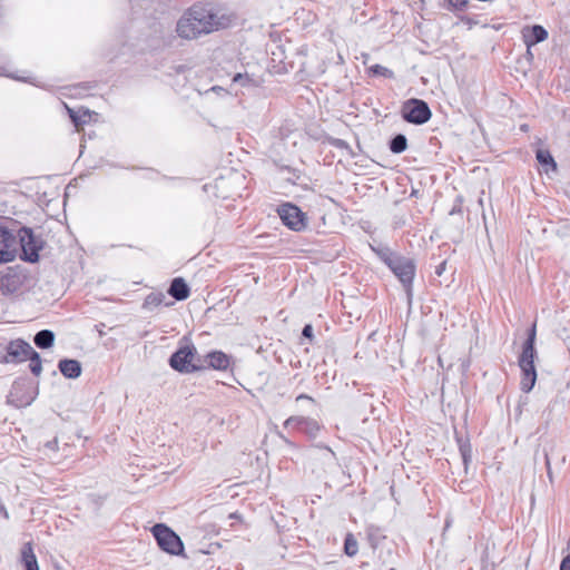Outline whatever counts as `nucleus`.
<instances>
[{
    "label": "nucleus",
    "mask_w": 570,
    "mask_h": 570,
    "mask_svg": "<svg viewBox=\"0 0 570 570\" xmlns=\"http://www.w3.org/2000/svg\"><path fill=\"white\" fill-rule=\"evenodd\" d=\"M568 548L570 549V542L568 543Z\"/></svg>",
    "instance_id": "55"
},
{
    "label": "nucleus",
    "mask_w": 570,
    "mask_h": 570,
    "mask_svg": "<svg viewBox=\"0 0 570 570\" xmlns=\"http://www.w3.org/2000/svg\"><path fill=\"white\" fill-rule=\"evenodd\" d=\"M158 547L173 556H184V543L180 537L165 523H157L151 528Z\"/></svg>",
    "instance_id": "3"
},
{
    "label": "nucleus",
    "mask_w": 570,
    "mask_h": 570,
    "mask_svg": "<svg viewBox=\"0 0 570 570\" xmlns=\"http://www.w3.org/2000/svg\"><path fill=\"white\" fill-rule=\"evenodd\" d=\"M166 295L161 292H153L148 294L144 301V308H151L157 307L164 304L165 306L169 307L174 305V302H165Z\"/></svg>",
    "instance_id": "25"
},
{
    "label": "nucleus",
    "mask_w": 570,
    "mask_h": 570,
    "mask_svg": "<svg viewBox=\"0 0 570 570\" xmlns=\"http://www.w3.org/2000/svg\"><path fill=\"white\" fill-rule=\"evenodd\" d=\"M446 9L451 11H464L468 9L470 1L469 0H446Z\"/></svg>",
    "instance_id": "35"
},
{
    "label": "nucleus",
    "mask_w": 570,
    "mask_h": 570,
    "mask_svg": "<svg viewBox=\"0 0 570 570\" xmlns=\"http://www.w3.org/2000/svg\"><path fill=\"white\" fill-rule=\"evenodd\" d=\"M46 448H48L49 450H57L58 448V440L57 439H53L51 441H48L46 444H45Z\"/></svg>",
    "instance_id": "40"
},
{
    "label": "nucleus",
    "mask_w": 570,
    "mask_h": 570,
    "mask_svg": "<svg viewBox=\"0 0 570 570\" xmlns=\"http://www.w3.org/2000/svg\"><path fill=\"white\" fill-rule=\"evenodd\" d=\"M535 337H537V330H535V323L529 328L528 331V337L523 343L522 352L519 357V366L522 372V379L520 382L521 390L524 393H529L535 382H537V371L534 367V357H535Z\"/></svg>",
    "instance_id": "2"
},
{
    "label": "nucleus",
    "mask_w": 570,
    "mask_h": 570,
    "mask_svg": "<svg viewBox=\"0 0 570 570\" xmlns=\"http://www.w3.org/2000/svg\"><path fill=\"white\" fill-rule=\"evenodd\" d=\"M445 266H446V262L444 261L440 265L436 266L435 274L438 276H441L444 273V271H445Z\"/></svg>",
    "instance_id": "41"
},
{
    "label": "nucleus",
    "mask_w": 570,
    "mask_h": 570,
    "mask_svg": "<svg viewBox=\"0 0 570 570\" xmlns=\"http://www.w3.org/2000/svg\"><path fill=\"white\" fill-rule=\"evenodd\" d=\"M58 368L67 379H78L81 375V364L77 360L63 358L58 363Z\"/></svg>",
    "instance_id": "18"
},
{
    "label": "nucleus",
    "mask_w": 570,
    "mask_h": 570,
    "mask_svg": "<svg viewBox=\"0 0 570 570\" xmlns=\"http://www.w3.org/2000/svg\"><path fill=\"white\" fill-rule=\"evenodd\" d=\"M55 337V333L51 330H41L35 335L33 342L37 347L47 350L53 345Z\"/></svg>",
    "instance_id": "21"
},
{
    "label": "nucleus",
    "mask_w": 570,
    "mask_h": 570,
    "mask_svg": "<svg viewBox=\"0 0 570 570\" xmlns=\"http://www.w3.org/2000/svg\"><path fill=\"white\" fill-rule=\"evenodd\" d=\"M371 249L387 267H390L394 259L399 256V254L393 252L389 246L382 244L377 246L371 245Z\"/></svg>",
    "instance_id": "22"
},
{
    "label": "nucleus",
    "mask_w": 570,
    "mask_h": 570,
    "mask_svg": "<svg viewBox=\"0 0 570 570\" xmlns=\"http://www.w3.org/2000/svg\"><path fill=\"white\" fill-rule=\"evenodd\" d=\"M548 31L541 24H533L522 29V38L527 47L531 48L548 39Z\"/></svg>",
    "instance_id": "15"
},
{
    "label": "nucleus",
    "mask_w": 570,
    "mask_h": 570,
    "mask_svg": "<svg viewBox=\"0 0 570 570\" xmlns=\"http://www.w3.org/2000/svg\"><path fill=\"white\" fill-rule=\"evenodd\" d=\"M315 448L317 449H322V450H326L327 452H330L333 456H335V453L333 452V450L328 446V445H325L323 443H318V444H315Z\"/></svg>",
    "instance_id": "43"
},
{
    "label": "nucleus",
    "mask_w": 570,
    "mask_h": 570,
    "mask_svg": "<svg viewBox=\"0 0 570 570\" xmlns=\"http://www.w3.org/2000/svg\"><path fill=\"white\" fill-rule=\"evenodd\" d=\"M21 562L26 570H39L38 561L33 552L32 542H27L22 546Z\"/></svg>",
    "instance_id": "19"
},
{
    "label": "nucleus",
    "mask_w": 570,
    "mask_h": 570,
    "mask_svg": "<svg viewBox=\"0 0 570 570\" xmlns=\"http://www.w3.org/2000/svg\"><path fill=\"white\" fill-rule=\"evenodd\" d=\"M205 361L208 364L207 367L218 371H226L230 365V357L222 351L209 352Z\"/></svg>",
    "instance_id": "17"
},
{
    "label": "nucleus",
    "mask_w": 570,
    "mask_h": 570,
    "mask_svg": "<svg viewBox=\"0 0 570 570\" xmlns=\"http://www.w3.org/2000/svg\"><path fill=\"white\" fill-rule=\"evenodd\" d=\"M402 283L409 298L412 296V283L415 275L413 259L399 255L389 267Z\"/></svg>",
    "instance_id": "8"
},
{
    "label": "nucleus",
    "mask_w": 570,
    "mask_h": 570,
    "mask_svg": "<svg viewBox=\"0 0 570 570\" xmlns=\"http://www.w3.org/2000/svg\"><path fill=\"white\" fill-rule=\"evenodd\" d=\"M327 142L334 148L344 150L350 157H352V158L356 157V154L354 153V150L352 149L350 144L347 141H345L344 139L328 137Z\"/></svg>",
    "instance_id": "28"
},
{
    "label": "nucleus",
    "mask_w": 570,
    "mask_h": 570,
    "mask_svg": "<svg viewBox=\"0 0 570 570\" xmlns=\"http://www.w3.org/2000/svg\"><path fill=\"white\" fill-rule=\"evenodd\" d=\"M35 397L31 384L24 380H19L14 381L10 389L8 403L18 409L26 407L33 402Z\"/></svg>",
    "instance_id": "10"
},
{
    "label": "nucleus",
    "mask_w": 570,
    "mask_h": 570,
    "mask_svg": "<svg viewBox=\"0 0 570 570\" xmlns=\"http://www.w3.org/2000/svg\"><path fill=\"white\" fill-rule=\"evenodd\" d=\"M223 19L212 3L196 2L177 20L176 32L181 39L195 40L224 28Z\"/></svg>",
    "instance_id": "1"
},
{
    "label": "nucleus",
    "mask_w": 570,
    "mask_h": 570,
    "mask_svg": "<svg viewBox=\"0 0 570 570\" xmlns=\"http://www.w3.org/2000/svg\"><path fill=\"white\" fill-rule=\"evenodd\" d=\"M232 82L240 87H250L255 85V80L246 71H236L233 75Z\"/></svg>",
    "instance_id": "29"
},
{
    "label": "nucleus",
    "mask_w": 570,
    "mask_h": 570,
    "mask_svg": "<svg viewBox=\"0 0 570 570\" xmlns=\"http://www.w3.org/2000/svg\"><path fill=\"white\" fill-rule=\"evenodd\" d=\"M358 551V543L352 533H347L344 540V552L348 557L356 556Z\"/></svg>",
    "instance_id": "30"
},
{
    "label": "nucleus",
    "mask_w": 570,
    "mask_h": 570,
    "mask_svg": "<svg viewBox=\"0 0 570 570\" xmlns=\"http://www.w3.org/2000/svg\"><path fill=\"white\" fill-rule=\"evenodd\" d=\"M3 515H4V518H8V517H9V515H8V512H7V510H6V509H3Z\"/></svg>",
    "instance_id": "52"
},
{
    "label": "nucleus",
    "mask_w": 570,
    "mask_h": 570,
    "mask_svg": "<svg viewBox=\"0 0 570 570\" xmlns=\"http://www.w3.org/2000/svg\"><path fill=\"white\" fill-rule=\"evenodd\" d=\"M0 76L9 77V78L20 80L23 82L35 83L30 77H20L16 73H11L9 71V69L7 68V66H4V65H0Z\"/></svg>",
    "instance_id": "36"
},
{
    "label": "nucleus",
    "mask_w": 570,
    "mask_h": 570,
    "mask_svg": "<svg viewBox=\"0 0 570 570\" xmlns=\"http://www.w3.org/2000/svg\"><path fill=\"white\" fill-rule=\"evenodd\" d=\"M117 57V53L110 55V59Z\"/></svg>",
    "instance_id": "54"
},
{
    "label": "nucleus",
    "mask_w": 570,
    "mask_h": 570,
    "mask_svg": "<svg viewBox=\"0 0 570 570\" xmlns=\"http://www.w3.org/2000/svg\"><path fill=\"white\" fill-rule=\"evenodd\" d=\"M546 465H547V474L550 479V481H552V472H551V468H550V460H549V456L546 454Z\"/></svg>",
    "instance_id": "45"
},
{
    "label": "nucleus",
    "mask_w": 570,
    "mask_h": 570,
    "mask_svg": "<svg viewBox=\"0 0 570 570\" xmlns=\"http://www.w3.org/2000/svg\"><path fill=\"white\" fill-rule=\"evenodd\" d=\"M482 218H483L484 226L487 227V225H488V223H487V216H485V215H482Z\"/></svg>",
    "instance_id": "49"
},
{
    "label": "nucleus",
    "mask_w": 570,
    "mask_h": 570,
    "mask_svg": "<svg viewBox=\"0 0 570 570\" xmlns=\"http://www.w3.org/2000/svg\"><path fill=\"white\" fill-rule=\"evenodd\" d=\"M560 570H570V554L562 559Z\"/></svg>",
    "instance_id": "39"
},
{
    "label": "nucleus",
    "mask_w": 570,
    "mask_h": 570,
    "mask_svg": "<svg viewBox=\"0 0 570 570\" xmlns=\"http://www.w3.org/2000/svg\"><path fill=\"white\" fill-rule=\"evenodd\" d=\"M389 148L393 154H402L407 148V138L403 134H396L389 141Z\"/></svg>",
    "instance_id": "26"
},
{
    "label": "nucleus",
    "mask_w": 570,
    "mask_h": 570,
    "mask_svg": "<svg viewBox=\"0 0 570 570\" xmlns=\"http://www.w3.org/2000/svg\"><path fill=\"white\" fill-rule=\"evenodd\" d=\"M538 163L544 168L546 173L549 170H557V163L548 149H538L535 153Z\"/></svg>",
    "instance_id": "23"
},
{
    "label": "nucleus",
    "mask_w": 570,
    "mask_h": 570,
    "mask_svg": "<svg viewBox=\"0 0 570 570\" xmlns=\"http://www.w3.org/2000/svg\"><path fill=\"white\" fill-rule=\"evenodd\" d=\"M269 210L275 214H304L303 210L292 202L276 200L268 204Z\"/></svg>",
    "instance_id": "20"
},
{
    "label": "nucleus",
    "mask_w": 570,
    "mask_h": 570,
    "mask_svg": "<svg viewBox=\"0 0 570 570\" xmlns=\"http://www.w3.org/2000/svg\"><path fill=\"white\" fill-rule=\"evenodd\" d=\"M384 537L380 533V530L376 529V528H368L367 530V540H368V543L370 546L373 548V549H376L377 548V544L380 542L381 539H383Z\"/></svg>",
    "instance_id": "34"
},
{
    "label": "nucleus",
    "mask_w": 570,
    "mask_h": 570,
    "mask_svg": "<svg viewBox=\"0 0 570 570\" xmlns=\"http://www.w3.org/2000/svg\"><path fill=\"white\" fill-rule=\"evenodd\" d=\"M527 128H528V126H527V125H522V126H521V129H522V130H527Z\"/></svg>",
    "instance_id": "53"
},
{
    "label": "nucleus",
    "mask_w": 570,
    "mask_h": 570,
    "mask_svg": "<svg viewBox=\"0 0 570 570\" xmlns=\"http://www.w3.org/2000/svg\"><path fill=\"white\" fill-rule=\"evenodd\" d=\"M284 428H293L304 433L311 440L316 439L323 429L317 420L303 415L289 416L285 420Z\"/></svg>",
    "instance_id": "11"
},
{
    "label": "nucleus",
    "mask_w": 570,
    "mask_h": 570,
    "mask_svg": "<svg viewBox=\"0 0 570 570\" xmlns=\"http://www.w3.org/2000/svg\"><path fill=\"white\" fill-rule=\"evenodd\" d=\"M27 360L30 361L29 367L31 373L36 376L40 375L42 371L40 354L33 350Z\"/></svg>",
    "instance_id": "31"
},
{
    "label": "nucleus",
    "mask_w": 570,
    "mask_h": 570,
    "mask_svg": "<svg viewBox=\"0 0 570 570\" xmlns=\"http://www.w3.org/2000/svg\"><path fill=\"white\" fill-rule=\"evenodd\" d=\"M277 168L282 179L294 185L301 184V178L303 176L301 170L285 165L277 166Z\"/></svg>",
    "instance_id": "24"
},
{
    "label": "nucleus",
    "mask_w": 570,
    "mask_h": 570,
    "mask_svg": "<svg viewBox=\"0 0 570 570\" xmlns=\"http://www.w3.org/2000/svg\"><path fill=\"white\" fill-rule=\"evenodd\" d=\"M242 177L236 174H232L227 177H218L215 179L214 185H205V189L207 190L208 187L214 188L216 190V196L222 198H229L234 195H237V193L229 191L230 187L237 183H240Z\"/></svg>",
    "instance_id": "13"
},
{
    "label": "nucleus",
    "mask_w": 570,
    "mask_h": 570,
    "mask_svg": "<svg viewBox=\"0 0 570 570\" xmlns=\"http://www.w3.org/2000/svg\"><path fill=\"white\" fill-rule=\"evenodd\" d=\"M20 244V258L28 263H37L39 261V250L42 248V242L35 236L32 229L27 227L21 229Z\"/></svg>",
    "instance_id": "9"
},
{
    "label": "nucleus",
    "mask_w": 570,
    "mask_h": 570,
    "mask_svg": "<svg viewBox=\"0 0 570 570\" xmlns=\"http://www.w3.org/2000/svg\"><path fill=\"white\" fill-rule=\"evenodd\" d=\"M525 56H527V58L529 60L533 59V55H532L531 48L527 47Z\"/></svg>",
    "instance_id": "46"
},
{
    "label": "nucleus",
    "mask_w": 570,
    "mask_h": 570,
    "mask_svg": "<svg viewBox=\"0 0 570 570\" xmlns=\"http://www.w3.org/2000/svg\"><path fill=\"white\" fill-rule=\"evenodd\" d=\"M368 71L373 76H381L384 78H393L394 77V72L391 69H389L382 65H379V63L371 66Z\"/></svg>",
    "instance_id": "33"
},
{
    "label": "nucleus",
    "mask_w": 570,
    "mask_h": 570,
    "mask_svg": "<svg viewBox=\"0 0 570 570\" xmlns=\"http://www.w3.org/2000/svg\"><path fill=\"white\" fill-rule=\"evenodd\" d=\"M302 400H307V401H309V402H312V403H314V402H315V400H314L312 396H309V395H307V394H304V393H302V394H299L298 396H296V402H299V401H302Z\"/></svg>",
    "instance_id": "42"
},
{
    "label": "nucleus",
    "mask_w": 570,
    "mask_h": 570,
    "mask_svg": "<svg viewBox=\"0 0 570 570\" xmlns=\"http://www.w3.org/2000/svg\"><path fill=\"white\" fill-rule=\"evenodd\" d=\"M195 354L196 347L194 345L180 346L169 357V365L179 373H194L206 368V366L193 362Z\"/></svg>",
    "instance_id": "7"
},
{
    "label": "nucleus",
    "mask_w": 570,
    "mask_h": 570,
    "mask_svg": "<svg viewBox=\"0 0 570 570\" xmlns=\"http://www.w3.org/2000/svg\"><path fill=\"white\" fill-rule=\"evenodd\" d=\"M69 186H70V184L66 187L65 197H67V196H68V189H69Z\"/></svg>",
    "instance_id": "51"
},
{
    "label": "nucleus",
    "mask_w": 570,
    "mask_h": 570,
    "mask_svg": "<svg viewBox=\"0 0 570 570\" xmlns=\"http://www.w3.org/2000/svg\"><path fill=\"white\" fill-rule=\"evenodd\" d=\"M167 293L176 301H185L190 295V288L183 277H175L170 282Z\"/></svg>",
    "instance_id": "16"
},
{
    "label": "nucleus",
    "mask_w": 570,
    "mask_h": 570,
    "mask_svg": "<svg viewBox=\"0 0 570 570\" xmlns=\"http://www.w3.org/2000/svg\"><path fill=\"white\" fill-rule=\"evenodd\" d=\"M449 214H451V215L456 214V209H455V208H452V209H451V212H450Z\"/></svg>",
    "instance_id": "50"
},
{
    "label": "nucleus",
    "mask_w": 570,
    "mask_h": 570,
    "mask_svg": "<svg viewBox=\"0 0 570 570\" xmlns=\"http://www.w3.org/2000/svg\"><path fill=\"white\" fill-rule=\"evenodd\" d=\"M14 238L11 233L0 227V264L10 263L16 258V250L11 248Z\"/></svg>",
    "instance_id": "14"
},
{
    "label": "nucleus",
    "mask_w": 570,
    "mask_h": 570,
    "mask_svg": "<svg viewBox=\"0 0 570 570\" xmlns=\"http://www.w3.org/2000/svg\"><path fill=\"white\" fill-rule=\"evenodd\" d=\"M239 61L237 58L232 57L226 61V66L219 65V69H217V73L224 72V75L232 77L237 71Z\"/></svg>",
    "instance_id": "32"
},
{
    "label": "nucleus",
    "mask_w": 570,
    "mask_h": 570,
    "mask_svg": "<svg viewBox=\"0 0 570 570\" xmlns=\"http://www.w3.org/2000/svg\"><path fill=\"white\" fill-rule=\"evenodd\" d=\"M68 114H69V117L72 121V124L76 126V127H79V126H82L85 125L88 119L90 118V112L89 110H79V111H76L73 109H70L68 108Z\"/></svg>",
    "instance_id": "27"
},
{
    "label": "nucleus",
    "mask_w": 570,
    "mask_h": 570,
    "mask_svg": "<svg viewBox=\"0 0 570 570\" xmlns=\"http://www.w3.org/2000/svg\"><path fill=\"white\" fill-rule=\"evenodd\" d=\"M361 227H362V229H364L366 233H372L370 222H367V220H362V222H361Z\"/></svg>",
    "instance_id": "44"
},
{
    "label": "nucleus",
    "mask_w": 570,
    "mask_h": 570,
    "mask_svg": "<svg viewBox=\"0 0 570 570\" xmlns=\"http://www.w3.org/2000/svg\"><path fill=\"white\" fill-rule=\"evenodd\" d=\"M284 226L294 232L327 233L326 216H278Z\"/></svg>",
    "instance_id": "6"
},
{
    "label": "nucleus",
    "mask_w": 570,
    "mask_h": 570,
    "mask_svg": "<svg viewBox=\"0 0 570 570\" xmlns=\"http://www.w3.org/2000/svg\"><path fill=\"white\" fill-rule=\"evenodd\" d=\"M32 199L16 189L0 188V214H29Z\"/></svg>",
    "instance_id": "4"
},
{
    "label": "nucleus",
    "mask_w": 570,
    "mask_h": 570,
    "mask_svg": "<svg viewBox=\"0 0 570 570\" xmlns=\"http://www.w3.org/2000/svg\"><path fill=\"white\" fill-rule=\"evenodd\" d=\"M390 570H396V569H394V568H391Z\"/></svg>",
    "instance_id": "56"
},
{
    "label": "nucleus",
    "mask_w": 570,
    "mask_h": 570,
    "mask_svg": "<svg viewBox=\"0 0 570 570\" xmlns=\"http://www.w3.org/2000/svg\"><path fill=\"white\" fill-rule=\"evenodd\" d=\"M32 351V346L27 341L22 338L12 340L7 345L4 360L8 363H21L27 361Z\"/></svg>",
    "instance_id": "12"
},
{
    "label": "nucleus",
    "mask_w": 570,
    "mask_h": 570,
    "mask_svg": "<svg viewBox=\"0 0 570 570\" xmlns=\"http://www.w3.org/2000/svg\"><path fill=\"white\" fill-rule=\"evenodd\" d=\"M401 116L409 124L424 125L431 119L432 111L426 101L411 98L403 102Z\"/></svg>",
    "instance_id": "5"
},
{
    "label": "nucleus",
    "mask_w": 570,
    "mask_h": 570,
    "mask_svg": "<svg viewBox=\"0 0 570 570\" xmlns=\"http://www.w3.org/2000/svg\"><path fill=\"white\" fill-rule=\"evenodd\" d=\"M451 523H452V520L448 518V519L445 520L444 531H446V530L451 527Z\"/></svg>",
    "instance_id": "47"
},
{
    "label": "nucleus",
    "mask_w": 570,
    "mask_h": 570,
    "mask_svg": "<svg viewBox=\"0 0 570 570\" xmlns=\"http://www.w3.org/2000/svg\"><path fill=\"white\" fill-rule=\"evenodd\" d=\"M460 452H461V455H462L463 463L466 466L468 462L471 459V446H470V444L466 443V442L465 443H460Z\"/></svg>",
    "instance_id": "37"
},
{
    "label": "nucleus",
    "mask_w": 570,
    "mask_h": 570,
    "mask_svg": "<svg viewBox=\"0 0 570 570\" xmlns=\"http://www.w3.org/2000/svg\"><path fill=\"white\" fill-rule=\"evenodd\" d=\"M302 336L304 338H307L309 343L312 344L314 342V333H313V326L311 324H306L303 327Z\"/></svg>",
    "instance_id": "38"
},
{
    "label": "nucleus",
    "mask_w": 570,
    "mask_h": 570,
    "mask_svg": "<svg viewBox=\"0 0 570 570\" xmlns=\"http://www.w3.org/2000/svg\"><path fill=\"white\" fill-rule=\"evenodd\" d=\"M564 344H566L568 351L570 352V336L564 340Z\"/></svg>",
    "instance_id": "48"
}]
</instances>
